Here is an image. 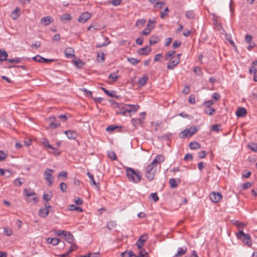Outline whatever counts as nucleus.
I'll return each instance as SVG.
<instances>
[{"label": "nucleus", "mask_w": 257, "mask_h": 257, "mask_svg": "<svg viewBox=\"0 0 257 257\" xmlns=\"http://www.w3.org/2000/svg\"><path fill=\"white\" fill-rule=\"evenodd\" d=\"M115 106L119 108V110L116 111V113L124 116L130 115L131 112H136L140 107L138 105L119 104L118 103H115Z\"/></svg>", "instance_id": "1"}, {"label": "nucleus", "mask_w": 257, "mask_h": 257, "mask_svg": "<svg viewBox=\"0 0 257 257\" xmlns=\"http://www.w3.org/2000/svg\"><path fill=\"white\" fill-rule=\"evenodd\" d=\"M125 170L126 176L130 182L137 184L141 181L142 174L139 170L129 167L126 168Z\"/></svg>", "instance_id": "2"}, {"label": "nucleus", "mask_w": 257, "mask_h": 257, "mask_svg": "<svg viewBox=\"0 0 257 257\" xmlns=\"http://www.w3.org/2000/svg\"><path fill=\"white\" fill-rule=\"evenodd\" d=\"M238 239L240 240L242 242L248 247H250L252 245V241L249 234L244 233L242 230H240L236 234Z\"/></svg>", "instance_id": "3"}, {"label": "nucleus", "mask_w": 257, "mask_h": 257, "mask_svg": "<svg viewBox=\"0 0 257 257\" xmlns=\"http://www.w3.org/2000/svg\"><path fill=\"white\" fill-rule=\"evenodd\" d=\"M156 169L157 166L151 162L147 166L145 170V176L149 181H151L154 178Z\"/></svg>", "instance_id": "4"}, {"label": "nucleus", "mask_w": 257, "mask_h": 257, "mask_svg": "<svg viewBox=\"0 0 257 257\" xmlns=\"http://www.w3.org/2000/svg\"><path fill=\"white\" fill-rule=\"evenodd\" d=\"M198 131L196 126L190 127L189 128H187L181 132L179 134L180 138H186L188 136L191 137L194 135Z\"/></svg>", "instance_id": "5"}, {"label": "nucleus", "mask_w": 257, "mask_h": 257, "mask_svg": "<svg viewBox=\"0 0 257 257\" xmlns=\"http://www.w3.org/2000/svg\"><path fill=\"white\" fill-rule=\"evenodd\" d=\"M170 62L167 65V68L168 69L173 70L174 68L177 65L180 61V58L178 56H173L172 58L169 59Z\"/></svg>", "instance_id": "6"}, {"label": "nucleus", "mask_w": 257, "mask_h": 257, "mask_svg": "<svg viewBox=\"0 0 257 257\" xmlns=\"http://www.w3.org/2000/svg\"><path fill=\"white\" fill-rule=\"evenodd\" d=\"M53 172V170L48 168L46 169L44 172V176L45 177V179L48 182L49 186H51L53 183V177L52 176V173Z\"/></svg>", "instance_id": "7"}, {"label": "nucleus", "mask_w": 257, "mask_h": 257, "mask_svg": "<svg viewBox=\"0 0 257 257\" xmlns=\"http://www.w3.org/2000/svg\"><path fill=\"white\" fill-rule=\"evenodd\" d=\"M210 200L214 203L219 202L222 198V196L220 192H212L209 195Z\"/></svg>", "instance_id": "8"}, {"label": "nucleus", "mask_w": 257, "mask_h": 257, "mask_svg": "<svg viewBox=\"0 0 257 257\" xmlns=\"http://www.w3.org/2000/svg\"><path fill=\"white\" fill-rule=\"evenodd\" d=\"M41 143L46 147L54 151L55 155L57 156L59 155L60 152H58V150L56 148L53 147L50 144L49 142L47 139H43Z\"/></svg>", "instance_id": "9"}, {"label": "nucleus", "mask_w": 257, "mask_h": 257, "mask_svg": "<svg viewBox=\"0 0 257 257\" xmlns=\"http://www.w3.org/2000/svg\"><path fill=\"white\" fill-rule=\"evenodd\" d=\"M92 16V14L88 12H84L82 13L78 19V21L79 23H85L88 20L90 19Z\"/></svg>", "instance_id": "10"}, {"label": "nucleus", "mask_w": 257, "mask_h": 257, "mask_svg": "<svg viewBox=\"0 0 257 257\" xmlns=\"http://www.w3.org/2000/svg\"><path fill=\"white\" fill-rule=\"evenodd\" d=\"M165 161V158L163 156L161 155H158L156 156L153 161L151 162L153 164L155 165L157 167L158 164H160L161 163Z\"/></svg>", "instance_id": "11"}, {"label": "nucleus", "mask_w": 257, "mask_h": 257, "mask_svg": "<svg viewBox=\"0 0 257 257\" xmlns=\"http://www.w3.org/2000/svg\"><path fill=\"white\" fill-rule=\"evenodd\" d=\"M68 138L70 140H75L76 139L77 134L76 132L72 130H68L64 132Z\"/></svg>", "instance_id": "12"}, {"label": "nucleus", "mask_w": 257, "mask_h": 257, "mask_svg": "<svg viewBox=\"0 0 257 257\" xmlns=\"http://www.w3.org/2000/svg\"><path fill=\"white\" fill-rule=\"evenodd\" d=\"M53 18L50 16L43 17L41 20V23L45 26H48L53 22Z\"/></svg>", "instance_id": "13"}, {"label": "nucleus", "mask_w": 257, "mask_h": 257, "mask_svg": "<svg viewBox=\"0 0 257 257\" xmlns=\"http://www.w3.org/2000/svg\"><path fill=\"white\" fill-rule=\"evenodd\" d=\"M64 239L69 243H72L74 240L73 235L68 231H65L64 234Z\"/></svg>", "instance_id": "14"}, {"label": "nucleus", "mask_w": 257, "mask_h": 257, "mask_svg": "<svg viewBox=\"0 0 257 257\" xmlns=\"http://www.w3.org/2000/svg\"><path fill=\"white\" fill-rule=\"evenodd\" d=\"M151 48L150 47L146 46L138 50V54L140 55H147L151 51Z\"/></svg>", "instance_id": "15"}, {"label": "nucleus", "mask_w": 257, "mask_h": 257, "mask_svg": "<svg viewBox=\"0 0 257 257\" xmlns=\"http://www.w3.org/2000/svg\"><path fill=\"white\" fill-rule=\"evenodd\" d=\"M74 52V50L70 47L67 48L64 51L65 55L67 58H73L75 56Z\"/></svg>", "instance_id": "16"}, {"label": "nucleus", "mask_w": 257, "mask_h": 257, "mask_svg": "<svg viewBox=\"0 0 257 257\" xmlns=\"http://www.w3.org/2000/svg\"><path fill=\"white\" fill-rule=\"evenodd\" d=\"M246 114V109L244 107H239L236 112V115L237 117H244Z\"/></svg>", "instance_id": "17"}, {"label": "nucleus", "mask_w": 257, "mask_h": 257, "mask_svg": "<svg viewBox=\"0 0 257 257\" xmlns=\"http://www.w3.org/2000/svg\"><path fill=\"white\" fill-rule=\"evenodd\" d=\"M256 66H257V60L253 61L251 63V66L249 69V74H253L254 75H256L257 72V68L255 67Z\"/></svg>", "instance_id": "18"}, {"label": "nucleus", "mask_w": 257, "mask_h": 257, "mask_svg": "<svg viewBox=\"0 0 257 257\" xmlns=\"http://www.w3.org/2000/svg\"><path fill=\"white\" fill-rule=\"evenodd\" d=\"M180 180L179 179H174V178H171L169 180V184L170 187L171 188H176L178 184L180 183Z\"/></svg>", "instance_id": "19"}, {"label": "nucleus", "mask_w": 257, "mask_h": 257, "mask_svg": "<svg viewBox=\"0 0 257 257\" xmlns=\"http://www.w3.org/2000/svg\"><path fill=\"white\" fill-rule=\"evenodd\" d=\"M187 250V247L185 246L183 247H179L177 253L175 254L174 257H180L186 252Z\"/></svg>", "instance_id": "20"}, {"label": "nucleus", "mask_w": 257, "mask_h": 257, "mask_svg": "<svg viewBox=\"0 0 257 257\" xmlns=\"http://www.w3.org/2000/svg\"><path fill=\"white\" fill-rule=\"evenodd\" d=\"M20 15V9L16 7L14 11L12 13V17L14 20L17 19Z\"/></svg>", "instance_id": "21"}, {"label": "nucleus", "mask_w": 257, "mask_h": 257, "mask_svg": "<svg viewBox=\"0 0 257 257\" xmlns=\"http://www.w3.org/2000/svg\"><path fill=\"white\" fill-rule=\"evenodd\" d=\"M189 148L191 150H197L201 148L200 144L196 142H192L189 143Z\"/></svg>", "instance_id": "22"}, {"label": "nucleus", "mask_w": 257, "mask_h": 257, "mask_svg": "<svg viewBox=\"0 0 257 257\" xmlns=\"http://www.w3.org/2000/svg\"><path fill=\"white\" fill-rule=\"evenodd\" d=\"M8 57V53L4 50L0 49V61H7L8 59L7 58Z\"/></svg>", "instance_id": "23"}, {"label": "nucleus", "mask_w": 257, "mask_h": 257, "mask_svg": "<svg viewBox=\"0 0 257 257\" xmlns=\"http://www.w3.org/2000/svg\"><path fill=\"white\" fill-rule=\"evenodd\" d=\"M160 40V38L157 36H152L150 37L149 40V43L151 45H154L157 43Z\"/></svg>", "instance_id": "24"}, {"label": "nucleus", "mask_w": 257, "mask_h": 257, "mask_svg": "<svg viewBox=\"0 0 257 257\" xmlns=\"http://www.w3.org/2000/svg\"><path fill=\"white\" fill-rule=\"evenodd\" d=\"M47 242L51 243L54 245H57L59 242V239L56 237L54 238H48Z\"/></svg>", "instance_id": "25"}, {"label": "nucleus", "mask_w": 257, "mask_h": 257, "mask_svg": "<svg viewBox=\"0 0 257 257\" xmlns=\"http://www.w3.org/2000/svg\"><path fill=\"white\" fill-rule=\"evenodd\" d=\"M148 80V77L146 75H144L143 77L140 78L139 80V84L141 86H144Z\"/></svg>", "instance_id": "26"}, {"label": "nucleus", "mask_w": 257, "mask_h": 257, "mask_svg": "<svg viewBox=\"0 0 257 257\" xmlns=\"http://www.w3.org/2000/svg\"><path fill=\"white\" fill-rule=\"evenodd\" d=\"M77 248V246L76 244H73L71 245V246L70 247L69 250L65 253L61 254V257H66L67 255H68L70 253H71L72 251L75 250Z\"/></svg>", "instance_id": "27"}, {"label": "nucleus", "mask_w": 257, "mask_h": 257, "mask_svg": "<svg viewBox=\"0 0 257 257\" xmlns=\"http://www.w3.org/2000/svg\"><path fill=\"white\" fill-rule=\"evenodd\" d=\"M204 112L209 115H212L215 112V109L211 107H206Z\"/></svg>", "instance_id": "28"}, {"label": "nucleus", "mask_w": 257, "mask_h": 257, "mask_svg": "<svg viewBox=\"0 0 257 257\" xmlns=\"http://www.w3.org/2000/svg\"><path fill=\"white\" fill-rule=\"evenodd\" d=\"M101 89L108 96H109L110 97H117V96L115 94H114V91H109V90L106 89L104 87H101Z\"/></svg>", "instance_id": "29"}, {"label": "nucleus", "mask_w": 257, "mask_h": 257, "mask_svg": "<svg viewBox=\"0 0 257 257\" xmlns=\"http://www.w3.org/2000/svg\"><path fill=\"white\" fill-rule=\"evenodd\" d=\"M146 22V21L145 19H140L136 22L135 25L137 27L140 28L145 25Z\"/></svg>", "instance_id": "30"}, {"label": "nucleus", "mask_w": 257, "mask_h": 257, "mask_svg": "<svg viewBox=\"0 0 257 257\" xmlns=\"http://www.w3.org/2000/svg\"><path fill=\"white\" fill-rule=\"evenodd\" d=\"M68 209L71 211H78L79 212H82L83 210L81 207H77L75 205L71 204L68 206Z\"/></svg>", "instance_id": "31"}, {"label": "nucleus", "mask_w": 257, "mask_h": 257, "mask_svg": "<svg viewBox=\"0 0 257 257\" xmlns=\"http://www.w3.org/2000/svg\"><path fill=\"white\" fill-rule=\"evenodd\" d=\"M110 43V41L108 40L107 38H105V41L103 43H98L96 45V48H101L103 47L106 46Z\"/></svg>", "instance_id": "32"}, {"label": "nucleus", "mask_w": 257, "mask_h": 257, "mask_svg": "<svg viewBox=\"0 0 257 257\" xmlns=\"http://www.w3.org/2000/svg\"><path fill=\"white\" fill-rule=\"evenodd\" d=\"M60 125V123L58 121H56V122L51 121L49 124V127L52 129L56 128L59 127Z\"/></svg>", "instance_id": "33"}, {"label": "nucleus", "mask_w": 257, "mask_h": 257, "mask_svg": "<svg viewBox=\"0 0 257 257\" xmlns=\"http://www.w3.org/2000/svg\"><path fill=\"white\" fill-rule=\"evenodd\" d=\"M87 175L89 177L90 181L91 182V183L98 187L99 184L96 183V182L95 181L93 175L89 172L87 173Z\"/></svg>", "instance_id": "34"}, {"label": "nucleus", "mask_w": 257, "mask_h": 257, "mask_svg": "<svg viewBox=\"0 0 257 257\" xmlns=\"http://www.w3.org/2000/svg\"><path fill=\"white\" fill-rule=\"evenodd\" d=\"M221 125L220 124L213 125L211 126V130L216 133H219L221 130Z\"/></svg>", "instance_id": "35"}, {"label": "nucleus", "mask_w": 257, "mask_h": 257, "mask_svg": "<svg viewBox=\"0 0 257 257\" xmlns=\"http://www.w3.org/2000/svg\"><path fill=\"white\" fill-rule=\"evenodd\" d=\"M72 17L69 14H65L62 15L60 17L61 21L64 22V21H69L71 20Z\"/></svg>", "instance_id": "36"}, {"label": "nucleus", "mask_w": 257, "mask_h": 257, "mask_svg": "<svg viewBox=\"0 0 257 257\" xmlns=\"http://www.w3.org/2000/svg\"><path fill=\"white\" fill-rule=\"evenodd\" d=\"M248 147L253 152L257 153V143H249L248 145Z\"/></svg>", "instance_id": "37"}, {"label": "nucleus", "mask_w": 257, "mask_h": 257, "mask_svg": "<svg viewBox=\"0 0 257 257\" xmlns=\"http://www.w3.org/2000/svg\"><path fill=\"white\" fill-rule=\"evenodd\" d=\"M186 16L189 19H193L195 17V14L193 11H188L186 13Z\"/></svg>", "instance_id": "38"}, {"label": "nucleus", "mask_w": 257, "mask_h": 257, "mask_svg": "<svg viewBox=\"0 0 257 257\" xmlns=\"http://www.w3.org/2000/svg\"><path fill=\"white\" fill-rule=\"evenodd\" d=\"M24 192L27 196H35L36 195V193L30 188H29V189L26 188L24 190Z\"/></svg>", "instance_id": "39"}, {"label": "nucleus", "mask_w": 257, "mask_h": 257, "mask_svg": "<svg viewBox=\"0 0 257 257\" xmlns=\"http://www.w3.org/2000/svg\"><path fill=\"white\" fill-rule=\"evenodd\" d=\"M175 51H170L167 52L165 54V60H168L170 58H172L173 56L175 55Z\"/></svg>", "instance_id": "40"}, {"label": "nucleus", "mask_w": 257, "mask_h": 257, "mask_svg": "<svg viewBox=\"0 0 257 257\" xmlns=\"http://www.w3.org/2000/svg\"><path fill=\"white\" fill-rule=\"evenodd\" d=\"M44 210L45 211V215L47 216L48 215L49 213H50V209H51L52 208V206L46 203H45L44 204Z\"/></svg>", "instance_id": "41"}, {"label": "nucleus", "mask_w": 257, "mask_h": 257, "mask_svg": "<svg viewBox=\"0 0 257 257\" xmlns=\"http://www.w3.org/2000/svg\"><path fill=\"white\" fill-rule=\"evenodd\" d=\"M132 122L134 126H137L142 122V120L139 118H133Z\"/></svg>", "instance_id": "42"}, {"label": "nucleus", "mask_w": 257, "mask_h": 257, "mask_svg": "<svg viewBox=\"0 0 257 257\" xmlns=\"http://www.w3.org/2000/svg\"><path fill=\"white\" fill-rule=\"evenodd\" d=\"M127 60L129 62L134 65L138 64L140 61V60H138L134 58H127Z\"/></svg>", "instance_id": "43"}, {"label": "nucleus", "mask_w": 257, "mask_h": 257, "mask_svg": "<svg viewBox=\"0 0 257 257\" xmlns=\"http://www.w3.org/2000/svg\"><path fill=\"white\" fill-rule=\"evenodd\" d=\"M108 156L111 160H115L116 159V155L113 151L108 152Z\"/></svg>", "instance_id": "44"}, {"label": "nucleus", "mask_w": 257, "mask_h": 257, "mask_svg": "<svg viewBox=\"0 0 257 257\" xmlns=\"http://www.w3.org/2000/svg\"><path fill=\"white\" fill-rule=\"evenodd\" d=\"M76 67L78 68H81L84 65V63L80 59L76 60L74 61Z\"/></svg>", "instance_id": "45"}, {"label": "nucleus", "mask_w": 257, "mask_h": 257, "mask_svg": "<svg viewBox=\"0 0 257 257\" xmlns=\"http://www.w3.org/2000/svg\"><path fill=\"white\" fill-rule=\"evenodd\" d=\"M233 224L235 226H236L239 229H242L245 225V224L243 222H239L237 220L234 221V222H233Z\"/></svg>", "instance_id": "46"}, {"label": "nucleus", "mask_w": 257, "mask_h": 257, "mask_svg": "<svg viewBox=\"0 0 257 257\" xmlns=\"http://www.w3.org/2000/svg\"><path fill=\"white\" fill-rule=\"evenodd\" d=\"M154 28V26H151V28L147 27L142 32V34L144 35H147L150 34L151 30Z\"/></svg>", "instance_id": "47"}, {"label": "nucleus", "mask_w": 257, "mask_h": 257, "mask_svg": "<svg viewBox=\"0 0 257 257\" xmlns=\"http://www.w3.org/2000/svg\"><path fill=\"white\" fill-rule=\"evenodd\" d=\"M108 78V79H111V81L113 82L117 80L118 76H117L115 73H111L109 75Z\"/></svg>", "instance_id": "48"}, {"label": "nucleus", "mask_w": 257, "mask_h": 257, "mask_svg": "<svg viewBox=\"0 0 257 257\" xmlns=\"http://www.w3.org/2000/svg\"><path fill=\"white\" fill-rule=\"evenodd\" d=\"M148 255L147 252L144 249H141L139 252L138 257H147Z\"/></svg>", "instance_id": "49"}, {"label": "nucleus", "mask_w": 257, "mask_h": 257, "mask_svg": "<svg viewBox=\"0 0 257 257\" xmlns=\"http://www.w3.org/2000/svg\"><path fill=\"white\" fill-rule=\"evenodd\" d=\"M148 238V234H145L141 235L138 240H139L141 242H143V243H145L147 240Z\"/></svg>", "instance_id": "50"}, {"label": "nucleus", "mask_w": 257, "mask_h": 257, "mask_svg": "<svg viewBox=\"0 0 257 257\" xmlns=\"http://www.w3.org/2000/svg\"><path fill=\"white\" fill-rule=\"evenodd\" d=\"M14 185L16 186H17V187H19V186H20L21 185H22V184L23 183V182H22L21 180V179L20 178H17L14 181Z\"/></svg>", "instance_id": "51"}, {"label": "nucleus", "mask_w": 257, "mask_h": 257, "mask_svg": "<svg viewBox=\"0 0 257 257\" xmlns=\"http://www.w3.org/2000/svg\"><path fill=\"white\" fill-rule=\"evenodd\" d=\"M116 226V223L114 221H109L107 224V228L110 230L112 228Z\"/></svg>", "instance_id": "52"}, {"label": "nucleus", "mask_w": 257, "mask_h": 257, "mask_svg": "<svg viewBox=\"0 0 257 257\" xmlns=\"http://www.w3.org/2000/svg\"><path fill=\"white\" fill-rule=\"evenodd\" d=\"M4 233L8 236H10L13 234V231L8 228H5Z\"/></svg>", "instance_id": "53"}, {"label": "nucleus", "mask_w": 257, "mask_h": 257, "mask_svg": "<svg viewBox=\"0 0 257 257\" xmlns=\"http://www.w3.org/2000/svg\"><path fill=\"white\" fill-rule=\"evenodd\" d=\"M215 102L212 100H209L205 101L203 102V105H206V107H211V105H213Z\"/></svg>", "instance_id": "54"}, {"label": "nucleus", "mask_w": 257, "mask_h": 257, "mask_svg": "<svg viewBox=\"0 0 257 257\" xmlns=\"http://www.w3.org/2000/svg\"><path fill=\"white\" fill-rule=\"evenodd\" d=\"M67 185L66 183H63V182H62L61 183H60V188L62 192H65L67 190Z\"/></svg>", "instance_id": "55"}, {"label": "nucleus", "mask_w": 257, "mask_h": 257, "mask_svg": "<svg viewBox=\"0 0 257 257\" xmlns=\"http://www.w3.org/2000/svg\"><path fill=\"white\" fill-rule=\"evenodd\" d=\"M33 59L38 62H42V60L43 59V57L41 56L40 55H37L35 56H34L33 58Z\"/></svg>", "instance_id": "56"}, {"label": "nucleus", "mask_w": 257, "mask_h": 257, "mask_svg": "<svg viewBox=\"0 0 257 257\" xmlns=\"http://www.w3.org/2000/svg\"><path fill=\"white\" fill-rule=\"evenodd\" d=\"M194 72L195 73H196L197 75H202V72L201 71V69L199 67H195L194 68Z\"/></svg>", "instance_id": "57"}, {"label": "nucleus", "mask_w": 257, "mask_h": 257, "mask_svg": "<svg viewBox=\"0 0 257 257\" xmlns=\"http://www.w3.org/2000/svg\"><path fill=\"white\" fill-rule=\"evenodd\" d=\"M117 127L118 126L117 125H110L107 127L106 130L108 132H113Z\"/></svg>", "instance_id": "58"}, {"label": "nucleus", "mask_w": 257, "mask_h": 257, "mask_svg": "<svg viewBox=\"0 0 257 257\" xmlns=\"http://www.w3.org/2000/svg\"><path fill=\"white\" fill-rule=\"evenodd\" d=\"M57 118L61 119L63 122H65L67 119V117L66 114H64L57 115Z\"/></svg>", "instance_id": "59"}, {"label": "nucleus", "mask_w": 257, "mask_h": 257, "mask_svg": "<svg viewBox=\"0 0 257 257\" xmlns=\"http://www.w3.org/2000/svg\"><path fill=\"white\" fill-rule=\"evenodd\" d=\"M252 185V184L249 182H246L242 185V188L243 190H245L247 188H250Z\"/></svg>", "instance_id": "60"}, {"label": "nucleus", "mask_w": 257, "mask_h": 257, "mask_svg": "<svg viewBox=\"0 0 257 257\" xmlns=\"http://www.w3.org/2000/svg\"><path fill=\"white\" fill-rule=\"evenodd\" d=\"M51 197L52 196L48 194H44L43 196V198L46 202H48L51 199Z\"/></svg>", "instance_id": "61"}, {"label": "nucleus", "mask_w": 257, "mask_h": 257, "mask_svg": "<svg viewBox=\"0 0 257 257\" xmlns=\"http://www.w3.org/2000/svg\"><path fill=\"white\" fill-rule=\"evenodd\" d=\"M74 202L78 205H81L83 203V200L80 198L77 197L74 198Z\"/></svg>", "instance_id": "62"}, {"label": "nucleus", "mask_w": 257, "mask_h": 257, "mask_svg": "<svg viewBox=\"0 0 257 257\" xmlns=\"http://www.w3.org/2000/svg\"><path fill=\"white\" fill-rule=\"evenodd\" d=\"M144 243L143 242L140 241L139 240H138L136 243V245H137V247L140 249H143V247L144 246Z\"/></svg>", "instance_id": "63"}, {"label": "nucleus", "mask_w": 257, "mask_h": 257, "mask_svg": "<svg viewBox=\"0 0 257 257\" xmlns=\"http://www.w3.org/2000/svg\"><path fill=\"white\" fill-rule=\"evenodd\" d=\"M7 157V154L3 151H0V161H4Z\"/></svg>", "instance_id": "64"}]
</instances>
